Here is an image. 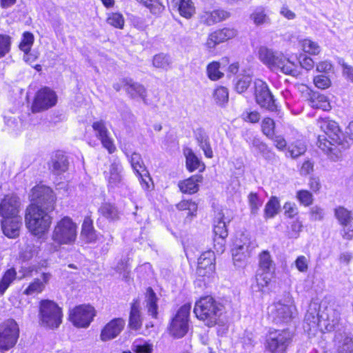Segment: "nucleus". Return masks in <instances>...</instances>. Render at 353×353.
<instances>
[{
	"label": "nucleus",
	"instance_id": "nucleus-45",
	"mask_svg": "<svg viewBox=\"0 0 353 353\" xmlns=\"http://www.w3.org/2000/svg\"><path fill=\"white\" fill-rule=\"evenodd\" d=\"M302 228L303 223L299 219L292 221L288 226V236L291 239H297L302 231Z\"/></svg>",
	"mask_w": 353,
	"mask_h": 353
},
{
	"label": "nucleus",
	"instance_id": "nucleus-50",
	"mask_svg": "<svg viewBox=\"0 0 353 353\" xmlns=\"http://www.w3.org/2000/svg\"><path fill=\"white\" fill-rule=\"evenodd\" d=\"M34 36L29 32H26L23 34V39L19 44V48L21 50L28 54L34 43Z\"/></svg>",
	"mask_w": 353,
	"mask_h": 353
},
{
	"label": "nucleus",
	"instance_id": "nucleus-47",
	"mask_svg": "<svg viewBox=\"0 0 353 353\" xmlns=\"http://www.w3.org/2000/svg\"><path fill=\"white\" fill-rule=\"evenodd\" d=\"M228 90L226 88L220 86L216 88L213 93L215 102L220 105H224L228 101Z\"/></svg>",
	"mask_w": 353,
	"mask_h": 353
},
{
	"label": "nucleus",
	"instance_id": "nucleus-63",
	"mask_svg": "<svg viewBox=\"0 0 353 353\" xmlns=\"http://www.w3.org/2000/svg\"><path fill=\"white\" fill-rule=\"evenodd\" d=\"M194 136L199 146L210 141L208 136L201 128H199L194 132Z\"/></svg>",
	"mask_w": 353,
	"mask_h": 353
},
{
	"label": "nucleus",
	"instance_id": "nucleus-33",
	"mask_svg": "<svg viewBox=\"0 0 353 353\" xmlns=\"http://www.w3.org/2000/svg\"><path fill=\"white\" fill-rule=\"evenodd\" d=\"M142 325V319L141 316L139 303L138 301H134L131 305L130 314L129 326L131 329L139 330Z\"/></svg>",
	"mask_w": 353,
	"mask_h": 353
},
{
	"label": "nucleus",
	"instance_id": "nucleus-31",
	"mask_svg": "<svg viewBox=\"0 0 353 353\" xmlns=\"http://www.w3.org/2000/svg\"><path fill=\"white\" fill-rule=\"evenodd\" d=\"M50 168L56 174L65 172L68 168V157L61 152H57L52 158Z\"/></svg>",
	"mask_w": 353,
	"mask_h": 353
},
{
	"label": "nucleus",
	"instance_id": "nucleus-34",
	"mask_svg": "<svg viewBox=\"0 0 353 353\" xmlns=\"http://www.w3.org/2000/svg\"><path fill=\"white\" fill-rule=\"evenodd\" d=\"M309 105L313 108L321 109L324 111L331 109V105L327 97L317 92H314L310 96Z\"/></svg>",
	"mask_w": 353,
	"mask_h": 353
},
{
	"label": "nucleus",
	"instance_id": "nucleus-64",
	"mask_svg": "<svg viewBox=\"0 0 353 353\" xmlns=\"http://www.w3.org/2000/svg\"><path fill=\"white\" fill-rule=\"evenodd\" d=\"M310 216L313 221H321L324 216L323 210L319 206H314L310 209Z\"/></svg>",
	"mask_w": 353,
	"mask_h": 353
},
{
	"label": "nucleus",
	"instance_id": "nucleus-24",
	"mask_svg": "<svg viewBox=\"0 0 353 353\" xmlns=\"http://www.w3.org/2000/svg\"><path fill=\"white\" fill-rule=\"evenodd\" d=\"M123 83L125 92L131 98L139 97L145 103H147V91L142 84L130 78L123 79Z\"/></svg>",
	"mask_w": 353,
	"mask_h": 353
},
{
	"label": "nucleus",
	"instance_id": "nucleus-28",
	"mask_svg": "<svg viewBox=\"0 0 353 353\" xmlns=\"http://www.w3.org/2000/svg\"><path fill=\"white\" fill-rule=\"evenodd\" d=\"M272 271H256L255 275V283L252 284V288L254 291L263 292L264 288L268 287L273 277Z\"/></svg>",
	"mask_w": 353,
	"mask_h": 353
},
{
	"label": "nucleus",
	"instance_id": "nucleus-14",
	"mask_svg": "<svg viewBox=\"0 0 353 353\" xmlns=\"http://www.w3.org/2000/svg\"><path fill=\"white\" fill-rule=\"evenodd\" d=\"M95 316L94 309L90 305L76 307L70 314V319L77 327H88Z\"/></svg>",
	"mask_w": 353,
	"mask_h": 353
},
{
	"label": "nucleus",
	"instance_id": "nucleus-32",
	"mask_svg": "<svg viewBox=\"0 0 353 353\" xmlns=\"http://www.w3.org/2000/svg\"><path fill=\"white\" fill-rule=\"evenodd\" d=\"M202 179L200 175H194L179 183L180 190L183 193L194 194L199 190L198 183Z\"/></svg>",
	"mask_w": 353,
	"mask_h": 353
},
{
	"label": "nucleus",
	"instance_id": "nucleus-55",
	"mask_svg": "<svg viewBox=\"0 0 353 353\" xmlns=\"http://www.w3.org/2000/svg\"><path fill=\"white\" fill-rule=\"evenodd\" d=\"M250 145L263 155L268 152V148L266 144L257 137L252 138L250 142Z\"/></svg>",
	"mask_w": 353,
	"mask_h": 353
},
{
	"label": "nucleus",
	"instance_id": "nucleus-22",
	"mask_svg": "<svg viewBox=\"0 0 353 353\" xmlns=\"http://www.w3.org/2000/svg\"><path fill=\"white\" fill-rule=\"evenodd\" d=\"M20 202L15 195H6L0 203V215L3 218L19 216Z\"/></svg>",
	"mask_w": 353,
	"mask_h": 353
},
{
	"label": "nucleus",
	"instance_id": "nucleus-40",
	"mask_svg": "<svg viewBox=\"0 0 353 353\" xmlns=\"http://www.w3.org/2000/svg\"><path fill=\"white\" fill-rule=\"evenodd\" d=\"M179 11L182 17L190 19L195 13V7L192 0H181Z\"/></svg>",
	"mask_w": 353,
	"mask_h": 353
},
{
	"label": "nucleus",
	"instance_id": "nucleus-56",
	"mask_svg": "<svg viewBox=\"0 0 353 353\" xmlns=\"http://www.w3.org/2000/svg\"><path fill=\"white\" fill-rule=\"evenodd\" d=\"M314 83L318 88L325 89L330 87L331 81L325 74H320L314 78Z\"/></svg>",
	"mask_w": 353,
	"mask_h": 353
},
{
	"label": "nucleus",
	"instance_id": "nucleus-46",
	"mask_svg": "<svg viewBox=\"0 0 353 353\" xmlns=\"http://www.w3.org/2000/svg\"><path fill=\"white\" fill-rule=\"evenodd\" d=\"M106 22L116 28L123 29L125 20L121 13L111 12L108 14Z\"/></svg>",
	"mask_w": 353,
	"mask_h": 353
},
{
	"label": "nucleus",
	"instance_id": "nucleus-21",
	"mask_svg": "<svg viewBox=\"0 0 353 353\" xmlns=\"http://www.w3.org/2000/svg\"><path fill=\"white\" fill-rule=\"evenodd\" d=\"M214 248L217 252L222 253L224 251L225 239L228 236V232L225 221H223V216L219 214V216L214 221Z\"/></svg>",
	"mask_w": 353,
	"mask_h": 353
},
{
	"label": "nucleus",
	"instance_id": "nucleus-49",
	"mask_svg": "<svg viewBox=\"0 0 353 353\" xmlns=\"http://www.w3.org/2000/svg\"><path fill=\"white\" fill-rule=\"evenodd\" d=\"M275 123L273 119L267 117L261 123V129L263 133L270 139H272L274 135Z\"/></svg>",
	"mask_w": 353,
	"mask_h": 353
},
{
	"label": "nucleus",
	"instance_id": "nucleus-2",
	"mask_svg": "<svg viewBox=\"0 0 353 353\" xmlns=\"http://www.w3.org/2000/svg\"><path fill=\"white\" fill-rule=\"evenodd\" d=\"M316 125L325 133L319 135L317 141L318 147L333 161L338 160L343 150L349 148L347 141L341 140L342 132L338 123L328 117L319 118Z\"/></svg>",
	"mask_w": 353,
	"mask_h": 353
},
{
	"label": "nucleus",
	"instance_id": "nucleus-13",
	"mask_svg": "<svg viewBox=\"0 0 353 353\" xmlns=\"http://www.w3.org/2000/svg\"><path fill=\"white\" fill-rule=\"evenodd\" d=\"M57 97L55 92L48 88L39 90L32 105V111L34 113L48 110L57 103Z\"/></svg>",
	"mask_w": 353,
	"mask_h": 353
},
{
	"label": "nucleus",
	"instance_id": "nucleus-12",
	"mask_svg": "<svg viewBox=\"0 0 353 353\" xmlns=\"http://www.w3.org/2000/svg\"><path fill=\"white\" fill-rule=\"evenodd\" d=\"M333 314L334 318L331 320L330 316H328L327 322L324 321L323 325V321L321 320L318 311L316 309H310L307 312L305 316V323L308 325V330L316 328L322 330L324 326L326 331L331 332L339 325L340 320L339 314L338 312L333 311Z\"/></svg>",
	"mask_w": 353,
	"mask_h": 353
},
{
	"label": "nucleus",
	"instance_id": "nucleus-35",
	"mask_svg": "<svg viewBox=\"0 0 353 353\" xmlns=\"http://www.w3.org/2000/svg\"><path fill=\"white\" fill-rule=\"evenodd\" d=\"M261 271H274V263L268 251H263L259 256V269Z\"/></svg>",
	"mask_w": 353,
	"mask_h": 353
},
{
	"label": "nucleus",
	"instance_id": "nucleus-29",
	"mask_svg": "<svg viewBox=\"0 0 353 353\" xmlns=\"http://www.w3.org/2000/svg\"><path fill=\"white\" fill-rule=\"evenodd\" d=\"M158 298L151 288H148L146 290L145 296V307L147 310L148 315L152 318H157L158 315Z\"/></svg>",
	"mask_w": 353,
	"mask_h": 353
},
{
	"label": "nucleus",
	"instance_id": "nucleus-27",
	"mask_svg": "<svg viewBox=\"0 0 353 353\" xmlns=\"http://www.w3.org/2000/svg\"><path fill=\"white\" fill-rule=\"evenodd\" d=\"M250 19L256 26H266L272 23L269 10L264 6L254 8L250 14Z\"/></svg>",
	"mask_w": 353,
	"mask_h": 353
},
{
	"label": "nucleus",
	"instance_id": "nucleus-23",
	"mask_svg": "<svg viewBox=\"0 0 353 353\" xmlns=\"http://www.w3.org/2000/svg\"><path fill=\"white\" fill-rule=\"evenodd\" d=\"M125 326V321L117 318L112 319L102 329L100 338L103 341H107L116 338L123 330Z\"/></svg>",
	"mask_w": 353,
	"mask_h": 353
},
{
	"label": "nucleus",
	"instance_id": "nucleus-41",
	"mask_svg": "<svg viewBox=\"0 0 353 353\" xmlns=\"http://www.w3.org/2000/svg\"><path fill=\"white\" fill-rule=\"evenodd\" d=\"M16 271L14 268L8 270L0 281V295L3 294L10 285L16 279Z\"/></svg>",
	"mask_w": 353,
	"mask_h": 353
},
{
	"label": "nucleus",
	"instance_id": "nucleus-26",
	"mask_svg": "<svg viewBox=\"0 0 353 353\" xmlns=\"http://www.w3.org/2000/svg\"><path fill=\"white\" fill-rule=\"evenodd\" d=\"M230 13L223 10H214L212 11L203 10L200 14V21L207 26H212L228 19Z\"/></svg>",
	"mask_w": 353,
	"mask_h": 353
},
{
	"label": "nucleus",
	"instance_id": "nucleus-11",
	"mask_svg": "<svg viewBox=\"0 0 353 353\" xmlns=\"http://www.w3.org/2000/svg\"><path fill=\"white\" fill-rule=\"evenodd\" d=\"M254 85V97L256 103L261 108H265L269 111H276L277 106L275 99L267 83L261 80L256 79Z\"/></svg>",
	"mask_w": 353,
	"mask_h": 353
},
{
	"label": "nucleus",
	"instance_id": "nucleus-16",
	"mask_svg": "<svg viewBox=\"0 0 353 353\" xmlns=\"http://www.w3.org/2000/svg\"><path fill=\"white\" fill-rule=\"evenodd\" d=\"M123 168L121 161L117 158H114L108 170L104 172L105 178L110 188H114L122 185L123 180Z\"/></svg>",
	"mask_w": 353,
	"mask_h": 353
},
{
	"label": "nucleus",
	"instance_id": "nucleus-1",
	"mask_svg": "<svg viewBox=\"0 0 353 353\" xmlns=\"http://www.w3.org/2000/svg\"><path fill=\"white\" fill-rule=\"evenodd\" d=\"M31 204L25 215L26 225L34 236H42L49 228L54 209L55 198L52 190L44 185H37L31 190Z\"/></svg>",
	"mask_w": 353,
	"mask_h": 353
},
{
	"label": "nucleus",
	"instance_id": "nucleus-9",
	"mask_svg": "<svg viewBox=\"0 0 353 353\" xmlns=\"http://www.w3.org/2000/svg\"><path fill=\"white\" fill-rule=\"evenodd\" d=\"M190 310V304H184L179 309L175 316L172 319L169 327V332L174 338H182L188 332Z\"/></svg>",
	"mask_w": 353,
	"mask_h": 353
},
{
	"label": "nucleus",
	"instance_id": "nucleus-53",
	"mask_svg": "<svg viewBox=\"0 0 353 353\" xmlns=\"http://www.w3.org/2000/svg\"><path fill=\"white\" fill-rule=\"evenodd\" d=\"M252 77L250 75H244L239 79L235 85L236 91L239 93L245 92L250 85Z\"/></svg>",
	"mask_w": 353,
	"mask_h": 353
},
{
	"label": "nucleus",
	"instance_id": "nucleus-39",
	"mask_svg": "<svg viewBox=\"0 0 353 353\" xmlns=\"http://www.w3.org/2000/svg\"><path fill=\"white\" fill-rule=\"evenodd\" d=\"M248 201L251 214H257L263 205V200L256 193L250 192L248 196Z\"/></svg>",
	"mask_w": 353,
	"mask_h": 353
},
{
	"label": "nucleus",
	"instance_id": "nucleus-37",
	"mask_svg": "<svg viewBox=\"0 0 353 353\" xmlns=\"http://www.w3.org/2000/svg\"><path fill=\"white\" fill-rule=\"evenodd\" d=\"M129 161L136 174L143 175L147 174V170L143 164V161L139 153L133 152L129 158Z\"/></svg>",
	"mask_w": 353,
	"mask_h": 353
},
{
	"label": "nucleus",
	"instance_id": "nucleus-52",
	"mask_svg": "<svg viewBox=\"0 0 353 353\" xmlns=\"http://www.w3.org/2000/svg\"><path fill=\"white\" fill-rule=\"evenodd\" d=\"M306 151L305 145L301 141H296L289 147V152L293 158L299 157Z\"/></svg>",
	"mask_w": 353,
	"mask_h": 353
},
{
	"label": "nucleus",
	"instance_id": "nucleus-7",
	"mask_svg": "<svg viewBox=\"0 0 353 353\" xmlns=\"http://www.w3.org/2000/svg\"><path fill=\"white\" fill-rule=\"evenodd\" d=\"M296 313V307L291 300L279 301L268 307V319L276 325L285 324L292 321Z\"/></svg>",
	"mask_w": 353,
	"mask_h": 353
},
{
	"label": "nucleus",
	"instance_id": "nucleus-8",
	"mask_svg": "<svg viewBox=\"0 0 353 353\" xmlns=\"http://www.w3.org/2000/svg\"><path fill=\"white\" fill-rule=\"evenodd\" d=\"M39 315L41 325L50 329L58 327L62 321L61 309L52 301H40Z\"/></svg>",
	"mask_w": 353,
	"mask_h": 353
},
{
	"label": "nucleus",
	"instance_id": "nucleus-59",
	"mask_svg": "<svg viewBox=\"0 0 353 353\" xmlns=\"http://www.w3.org/2000/svg\"><path fill=\"white\" fill-rule=\"evenodd\" d=\"M284 214L288 218H294L299 213V210L294 203L286 202L283 205Z\"/></svg>",
	"mask_w": 353,
	"mask_h": 353
},
{
	"label": "nucleus",
	"instance_id": "nucleus-43",
	"mask_svg": "<svg viewBox=\"0 0 353 353\" xmlns=\"http://www.w3.org/2000/svg\"><path fill=\"white\" fill-rule=\"evenodd\" d=\"M280 208V203L278 199L275 196L271 197L269 201L266 203L264 209L265 217L272 218L278 212Z\"/></svg>",
	"mask_w": 353,
	"mask_h": 353
},
{
	"label": "nucleus",
	"instance_id": "nucleus-38",
	"mask_svg": "<svg viewBox=\"0 0 353 353\" xmlns=\"http://www.w3.org/2000/svg\"><path fill=\"white\" fill-rule=\"evenodd\" d=\"M152 64L157 68L168 70L171 67L172 59L168 54L160 53L153 57Z\"/></svg>",
	"mask_w": 353,
	"mask_h": 353
},
{
	"label": "nucleus",
	"instance_id": "nucleus-36",
	"mask_svg": "<svg viewBox=\"0 0 353 353\" xmlns=\"http://www.w3.org/2000/svg\"><path fill=\"white\" fill-rule=\"evenodd\" d=\"M185 155L186 157V167L190 172H193L196 170L201 171L204 169V165L201 163V161L192 150L188 149L185 152Z\"/></svg>",
	"mask_w": 353,
	"mask_h": 353
},
{
	"label": "nucleus",
	"instance_id": "nucleus-54",
	"mask_svg": "<svg viewBox=\"0 0 353 353\" xmlns=\"http://www.w3.org/2000/svg\"><path fill=\"white\" fill-rule=\"evenodd\" d=\"M296 198L305 206L310 205L313 202V196L307 190H299L296 193Z\"/></svg>",
	"mask_w": 353,
	"mask_h": 353
},
{
	"label": "nucleus",
	"instance_id": "nucleus-19",
	"mask_svg": "<svg viewBox=\"0 0 353 353\" xmlns=\"http://www.w3.org/2000/svg\"><path fill=\"white\" fill-rule=\"evenodd\" d=\"M237 34V30L233 28H224L210 33L205 42L209 49L214 48L218 44L234 38Z\"/></svg>",
	"mask_w": 353,
	"mask_h": 353
},
{
	"label": "nucleus",
	"instance_id": "nucleus-44",
	"mask_svg": "<svg viewBox=\"0 0 353 353\" xmlns=\"http://www.w3.org/2000/svg\"><path fill=\"white\" fill-rule=\"evenodd\" d=\"M45 288V284L39 279H34L24 290L23 294L30 296L41 293Z\"/></svg>",
	"mask_w": 353,
	"mask_h": 353
},
{
	"label": "nucleus",
	"instance_id": "nucleus-57",
	"mask_svg": "<svg viewBox=\"0 0 353 353\" xmlns=\"http://www.w3.org/2000/svg\"><path fill=\"white\" fill-rule=\"evenodd\" d=\"M10 49V38L8 36L0 35V58L4 57Z\"/></svg>",
	"mask_w": 353,
	"mask_h": 353
},
{
	"label": "nucleus",
	"instance_id": "nucleus-62",
	"mask_svg": "<svg viewBox=\"0 0 353 353\" xmlns=\"http://www.w3.org/2000/svg\"><path fill=\"white\" fill-rule=\"evenodd\" d=\"M338 353H353L352 340L350 338H345L342 345L339 347Z\"/></svg>",
	"mask_w": 353,
	"mask_h": 353
},
{
	"label": "nucleus",
	"instance_id": "nucleus-6",
	"mask_svg": "<svg viewBox=\"0 0 353 353\" xmlns=\"http://www.w3.org/2000/svg\"><path fill=\"white\" fill-rule=\"evenodd\" d=\"M292 337V334L288 329L270 330L265 336V350L270 353H286Z\"/></svg>",
	"mask_w": 353,
	"mask_h": 353
},
{
	"label": "nucleus",
	"instance_id": "nucleus-61",
	"mask_svg": "<svg viewBox=\"0 0 353 353\" xmlns=\"http://www.w3.org/2000/svg\"><path fill=\"white\" fill-rule=\"evenodd\" d=\"M309 260L305 256H299L295 261V265L301 272H306L308 270Z\"/></svg>",
	"mask_w": 353,
	"mask_h": 353
},
{
	"label": "nucleus",
	"instance_id": "nucleus-15",
	"mask_svg": "<svg viewBox=\"0 0 353 353\" xmlns=\"http://www.w3.org/2000/svg\"><path fill=\"white\" fill-rule=\"evenodd\" d=\"M92 127L95 136L100 140L103 147L105 148L110 154L114 153L117 148L114 143V139L112 138L105 121L103 120L94 121Z\"/></svg>",
	"mask_w": 353,
	"mask_h": 353
},
{
	"label": "nucleus",
	"instance_id": "nucleus-30",
	"mask_svg": "<svg viewBox=\"0 0 353 353\" xmlns=\"http://www.w3.org/2000/svg\"><path fill=\"white\" fill-rule=\"evenodd\" d=\"M81 235L86 243H94L97 239L96 230L93 226V221L90 216H86L83 220Z\"/></svg>",
	"mask_w": 353,
	"mask_h": 353
},
{
	"label": "nucleus",
	"instance_id": "nucleus-25",
	"mask_svg": "<svg viewBox=\"0 0 353 353\" xmlns=\"http://www.w3.org/2000/svg\"><path fill=\"white\" fill-rule=\"evenodd\" d=\"M21 224V217L20 216L3 218L1 223L3 232L9 238H16L19 235Z\"/></svg>",
	"mask_w": 353,
	"mask_h": 353
},
{
	"label": "nucleus",
	"instance_id": "nucleus-20",
	"mask_svg": "<svg viewBox=\"0 0 353 353\" xmlns=\"http://www.w3.org/2000/svg\"><path fill=\"white\" fill-rule=\"evenodd\" d=\"M334 216L343 228V237L351 239L353 237V217L351 212L340 206L334 210Z\"/></svg>",
	"mask_w": 353,
	"mask_h": 353
},
{
	"label": "nucleus",
	"instance_id": "nucleus-10",
	"mask_svg": "<svg viewBox=\"0 0 353 353\" xmlns=\"http://www.w3.org/2000/svg\"><path fill=\"white\" fill-rule=\"evenodd\" d=\"M19 329L13 319H8L0 325V352L10 350L16 344Z\"/></svg>",
	"mask_w": 353,
	"mask_h": 353
},
{
	"label": "nucleus",
	"instance_id": "nucleus-42",
	"mask_svg": "<svg viewBox=\"0 0 353 353\" xmlns=\"http://www.w3.org/2000/svg\"><path fill=\"white\" fill-rule=\"evenodd\" d=\"M99 212L103 216L110 221H114L119 218L117 209L110 203H103L99 209Z\"/></svg>",
	"mask_w": 353,
	"mask_h": 353
},
{
	"label": "nucleus",
	"instance_id": "nucleus-5",
	"mask_svg": "<svg viewBox=\"0 0 353 353\" xmlns=\"http://www.w3.org/2000/svg\"><path fill=\"white\" fill-rule=\"evenodd\" d=\"M258 56L259 60L272 70H279L283 74L293 76L296 72L295 63L281 52L261 46Z\"/></svg>",
	"mask_w": 353,
	"mask_h": 353
},
{
	"label": "nucleus",
	"instance_id": "nucleus-58",
	"mask_svg": "<svg viewBox=\"0 0 353 353\" xmlns=\"http://www.w3.org/2000/svg\"><path fill=\"white\" fill-rule=\"evenodd\" d=\"M339 63L342 67V74L346 79L353 83V67L343 59H340Z\"/></svg>",
	"mask_w": 353,
	"mask_h": 353
},
{
	"label": "nucleus",
	"instance_id": "nucleus-17",
	"mask_svg": "<svg viewBox=\"0 0 353 353\" xmlns=\"http://www.w3.org/2000/svg\"><path fill=\"white\" fill-rule=\"evenodd\" d=\"M253 248L251 241L246 236H243L239 241H236L232 249L234 265H239L238 263L243 262L250 257Z\"/></svg>",
	"mask_w": 353,
	"mask_h": 353
},
{
	"label": "nucleus",
	"instance_id": "nucleus-60",
	"mask_svg": "<svg viewBox=\"0 0 353 353\" xmlns=\"http://www.w3.org/2000/svg\"><path fill=\"white\" fill-rule=\"evenodd\" d=\"M146 8L150 10L152 14L157 16H159L164 10V6L159 0H153Z\"/></svg>",
	"mask_w": 353,
	"mask_h": 353
},
{
	"label": "nucleus",
	"instance_id": "nucleus-3",
	"mask_svg": "<svg viewBox=\"0 0 353 353\" xmlns=\"http://www.w3.org/2000/svg\"><path fill=\"white\" fill-rule=\"evenodd\" d=\"M77 236V225L68 216H64L59 221L52 230L51 239L53 243L51 244L50 250L58 251L61 245H72Z\"/></svg>",
	"mask_w": 353,
	"mask_h": 353
},
{
	"label": "nucleus",
	"instance_id": "nucleus-18",
	"mask_svg": "<svg viewBox=\"0 0 353 353\" xmlns=\"http://www.w3.org/2000/svg\"><path fill=\"white\" fill-rule=\"evenodd\" d=\"M215 270V255L208 250L203 252L198 259L196 274L199 276H210Z\"/></svg>",
	"mask_w": 353,
	"mask_h": 353
},
{
	"label": "nucleus",
	"instance_id": "nucleus-4",
	"mask_svg": "<svg viewBox=\"0 0 353 353\" xmlns=\"http://www.w3.org/2000/svg\"><path fill=\"white\" fill-rule=\"evenodd\" d=\"M224 312V306L211 296L200 298L194 305V313L197 319L203 321L208 327L218 323L220 316Z\"/></svg>",
	"mask_w": 353,
	"mask_h": 353
},
{
	"label": "nucleus",
	"instance_id": "nucleus-51",
	"mask_svg": "<svg viewBox=\"0 0 353 353\" xmlns=\"http://www.w3.org/2000/svg\"><path fill=\"white\" fill-rule=\"evenodd\" d=\"M301 46L304 52L311 54H318L321 50L317 43L308 39H303L301 41Z\"/></svg>",
	"mask_w": 353,
	"mask_h": 353
},
{
	"label": "nucleus",
	"instance_id": "nucleus-48",
	"mask_svg": "<svg viewBox=\"0 0 353 353\" xmlns=\"http://www.w3.org/2000/svg\"><path fill=\"white\" fill-rule=\"evenodd\" d=\"M220 63L213 61L208 64L207 67V73L210 79L216 81L223 76V73L219 70Z\"/></svg>",
	"mask_w": 353,
	"mask_h": 353
}]
</instances>
